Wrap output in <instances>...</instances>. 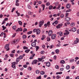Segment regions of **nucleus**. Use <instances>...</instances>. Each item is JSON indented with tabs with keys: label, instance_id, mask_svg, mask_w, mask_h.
Segmentation results:
<instances>
[{
	"label": "nucleus",
	"instance_id": "obj_1",
	"mask_svg": "<svg viewBox=\"0 0 79 79\" xmlns=\"http://www.w3.org/2000/svg\"><path fill=\"white\" fill-rule=\"evenodd\" d=\"M44 20L40 21L39 22V27H41L43 25V24H44Z\"/></svg>",
	"mask_w": 79,
	"mask_h": 79
},
{
	"label": "nucleus",
	"instance_id": "obj_2",
	"mask_svg": "<svg viewBox=\"0 0 79 79\" xmlns=\"http://www.w3.org/2000/svg\"><path fill=\"white\" fill-rule=\"evenodd\" d=\"M9 45L8 44H7L5 45V48L6 49L7 51H8L10 50V49H9Z\"/></svg>",
	"mask_w": 79,
	"mask_h": 79
},
{
	"label": "nucleus",
	"instance_id": "obj_3",
	"mask_svg": "<svg viewBox=\"0 0 79 79\" xmlns=\"http://www.w3.org/2000/svg\"><path fill=\"white\" fill-rule=\"evenodd\" d=\"M52 34H53V32L52 31V30H49L48 32V35L49 36H51L52 35Z\"/></svg>",
	"mask_w": 79,
	"mask_h": 79
},
{
	"label": "nucleus",
	"instance_id": "obj_4",
	"mask_svg": "<svg viewBox=\"0 0 79 79\" xmlns=\"http://www.w3.org/2000/svg\"><path fill=\"white\" fill-rule=\"evenodd\" d=\"M62 26H63V24H59L57 26H56V28H57V29L60 28Z\"/></svg>",
	"mask_w": 79,
	"mask_h": 79
},
{
	"label": "nucleus",
	"instance_id": "obj_5",
	"mask_svg": "<svg viewBox=\"0 0 79 79\" xmlns=\"http://www.w3.org/2000/svg\"><path fill=\"white\" fill-rule=\"evenodd\" d=\"M65 32L64 33V35H68L69 34V32L68 31V30H65Z\"/></svg>",
	"mask_w": 79,
	"mask_h": 79
},
{
	"label": "nucleus",
	"instance_id": "obj_6",
	"mask_svg": "<svg viewBox=\"0 0 79 79\" xmlns=\"http://www.w3.org/2000/svg\"><path fill=\"white\" fill-rule=\"evenodd\" d=\"M58 23V20H56L52 23V24L54 26H55V24H57Z\"/></svg>",
	"mask_w": 79,
	"mask_h": 79
},
{
	"label": "nucleus",
	"instance_id": "obj_7",
	"mask_svg": "<svg viewBox=\"0 0 79 79\" xmlns=\"http://www.w3.org/2000/svg\"><path fill=\"white\" fill-rule=\"evenodd\" d=\"M45 57L44 56H42L41 57V58H38V60L40 61H42V60H44V59H45Z\"/></svg>",
	"mask_w": 79,
	"mask_h": 79
},
{
	"label": "nucleus",
	"instance_id": "obj_8",
	"mask_svg": "<svg viewBox=\"0 0 79 79\" xmlns=\"http://www.w3.org/2000/svg\"><path fill=\"white\" fill-rule=\"evenodd\" d=\"M56 35L55 34V35H52V36H51V38L52 39H55V38L56 37Z\"/></svg>",
	"mask_w": 79,
	"mask_h": 79
},
{
	"label": "nucleus",
	"instance_id": "obj_9",
	"mask_svg": "<svg viewBox=\"0 0 79 79\" xmlns=\"http://www.w3.org/2000/svg\"><path fill=\"white\" fill-rule=\"evenodd\" d=\"M37 60H34L33 62H32V64H37Z\"/></svg>",
	"mask_w": 79,
	"mask_h": 79
},
{
	"label": "nucleus",
	"instance_id": "obj_10",
	"mask_svg": "<svg viewBox=\"0 0 79 79\" xmlns=\"http://www.w3.org/2000/svg\"><path fill=\"white\" fill-rule=\"evenodd\" d=\"M65 21H69L70 20H71V18L67 17H66V18H65Z\"/></svg>",
	"mask_w": 79,
	"mask_h": 79
},
{
	"label": "nucleus",
	"instance_id": "obj_11",
	"mask_svg": "<svg viewBox=\"0 0 79 79\" xmlns=\"http://www.w3.org/2000/svg\"><path fill=\"white\" fill-rule=\"evenodd\" d=\"M36 45V43L35 42H33L31 44V46L32 47H35Z\"/></svg>",
	"mask_w": 79,
	"mask_h": 79
},
{
	"label": "nucleus",
	"instance_id": "obj_12",
	"mask_svg": "<svg viewBox=\"0 0 79 79\" xmlns=\"http://www.w3.org/2000/svg\"><path fill=\"white\" fill-rule=\"evenodd\" d=\"M71 7V6L69 5V4H67L66 5V7L68 9H69V8Z\"/></svg>",
	"mask_w": 79,
	"mask_h": 79
},
{
	"label": "nucleus",
	"instance_id": "obj_13",
	"mask_svg": "<svg viewBox=\"0 0 79 79\" xmlns=\"http://www.w3.org/2000/svg\"><path fill=\"white\" fill-rule=\"evenodd\" d=\"M35 54H32V55H31V57L30 58V60L33 59V57H34V56H35Z\"/></svg>",
	"mask_w": 79,
	"mask_h": 79
},
{
	"label": "nucleus",
	"instance_id": "obj_14",
	"mask_svg": "<svg viewBox=\"0 0 79 79\" xmlns=\"http://www.w3.org/2000/svg\"><path fill=\"white\" fill-rule=\"evenodd\" d=\"M46 66L48 67H50V62H48L47 63Z\"/></svg>",
	"mask_w": 79,
	"mask_h": 79
},
{
	"label": "nucleus",
	"instance_id": "obj_15",
	"mask_svg": "<svg viewBox=\"0 0 79 79\" xmlns=\"http://www.w3.org/2000/svg\"><path fill=\"white\" fill-rule=\"evenodd\" d=\"M60 52V51H59V50L58 49H56L55 51V52L57 54H58L59 53V52Z\"/></svg>",
	"mask_w": 79,
	"mask_h": 79
},
{
	"label": "nucleus",
	"instance_id": "obj_16",
	"mask_svg": "<svg viewBox=\"0 0 79 79\" xmlns=\"http://www.w3.org/2000/svg\"><path fill=\"white\" fill-rule=\"evenodd\" d=\"M47 41L48 42H49V41H50V38L49 36H48L47 37Z\"/></svg>",
	"mask_w": 79,
	"mask_h": 79
},
{
	"label": "nucleus",
	"instance_id": "obj_17",
	"mask_svg": "<svg viewBox=\"0 0 79 79\" xmlns=\"http://www.w3.org/2000/svg\"><path fill=\"white\" fill-rule=\"evenodd\" d=\"M65 63V61L64 60H62L60 61V63L62 64H64Z\"/></svg>",
	"mask_w": 79,
	"mask_h": 79
},
{
	"label": "nucleus",
	"instance_id": "obj_18",
	"mask_svg": "<svg viewBox=\"0 0 79 79\" xmlns=\"http://www.w3.org/2000/svg\"><path fill=\"white\" fill-rule=\"evenodd\" d=\"M40 30H37L36 31V34L38 35V34H40Z\"/></svg>",
	"mask_w": 79,
	"mask_h": 79
},
{
	"label": "nucleus",
	"instance_id": "obj_19",
	"mask_svg": "<svg viewBox=\"0 0 79 79\" xmlns=\"http://www.w3.org/2000/svg\"><path fill=\"white\" fill-rule=\"evenodd\" d=\"M23 39H26V35H24L23 36Z\"/></svg>",
	"mask_w": 79,
	"mask_h": 79
},
{
	"label": "nucleus",
	"instance_id": "obj_20",
	"mask_svg": "<svg viewBox=\"0 0 79 79\" xmlns=\"http://www.w3.org/2000/svg\"><path fill=\"white\" fill-rule=\"evenodd\" d=\"M45 74V72H44V71H41L40 72V74H41V75H44V74Z\"/></svg>",
	"mask_w": 79,
	"mask_h": 79
},
{
	"label": "nucleus",
	"instance_id": "obj_21",
	"mask_svg": "<svg viewBox=\"0 0 79 79\" xmlns=\"http://www.w3.org/2000/svg\"><path fill=\"white\" fill-rule=\"evenodd\" d=\"M42 7L43 8V11H44L45 9V5L42 4Z\"/></svg>",
	"mask_w": 79,
	"mask_h": 79
},
{
	"label": "nucleus",
	"instance_id": "obj_22",
	"mask_svg": "<svg viewBox=\"0 0 79 79\" xmlns=\"http://www.w3.org/2000/svg\"><path fill=\"white\" fill-rule=\"evenodd\" d=\"M64 15L63 14H61L60 15V17L61 18H64Z\"/></svg>",
	"mask_w": 79,
	"mask_h": 79
},
{
	"label": "nucleus",
	"instance_id": "obj_23",
	"mask_svg": "<svg viewBox=\"0 0 79 79\" xmlns=\"http://www.w3.org/2000/svg\"><path fill=\"white\" fill-rule=\"evenodd\" d=\"M36 48V51H37L38 50H39V47L37 46H36L35 47Z\"/></svg>",
	"mask_w": 79,
	"mask_h": 79
},
{
	"label": "nucleus",
	"instance_id": "obj_24",
	"mask_svg": "<svg viewBox=\"0 0 79 79\" xmlns=\"http://www.w3.org/2000/svg\"><path fill=\"white\" fill-rule=\"evenodd\" d=\"M12 28L13 29H14V30H15L17 28V27H16V26H12Z\"/></svg>",
	"mask_w": 79,
	"mask_h": 79
},
{
	"label": "nucleus",
	"instance_id": "obj_25",
	"mask_svg": "<svg viewBox=\"0 0 79 79\" xmlns=\"http://www.w3.org/2000/svg\"><path fill=\"white\" fill-rule=\"evenodd\" d=\"M16 13L17 15V16H20V14L19 13H18V11H16Z\"/></svg>",
	"mask_w": 79,
	"mask_h": 79
},
{
	"label": "nucleus",
	"instance_id": "obj_26",
	"mask_svg": "<svg viewBox=\"0 0 79 79\" xmlns=\"http://www.w3.org/2000/svg\"><path fill=\"white\" fill-rule=\"evenodd\" d=\"M46 5L47 6H49L50 5V4L49 2H47Z\"/></svg>",
	"mask_w": 79,
	"mask_h": 79
},
{
	"label": "nucleus",
	"instance_id": "obj_27",
	"mask_svg": "<svg viewBox=\"0 0 79 79\" xmlns=\"http://www.w3.org/2000/svg\"><path fill=\"white\" fill-rule=\"evenodd\" d=\"M52 8H53V6H52L50 5L49 7V10H52Z\"/></svg>",
	"mask_w": 79,
	"mask_h": 79
},
{
	"label": "nucleus",
	"instance_id": "obj_28",
	"mask_svg": "<svg viewBox=\"0 0 79 79\" xmlns=\"http://www.w3.org/2000/svg\"><path fill=\"white\" fill-rule=\"evenodd\" d=\"M18 41V40H14L13 41H12V42H13V43H14L15 44L16 42Z\"/></svg>",
	"mask_w": 79,
	"mask_h": 79
},
{
	"label": "nucleus",
	"instance_id": "obj_29",
	"mask_svg": "<svg viewBox=\"0 0 79 79\" xmlns=\"http://www.w3.org/2000/svg\"><path fill=\"white\" fill-rule=\"evenodd\" d=\"M23 57H24V56H19V58L20 59V60H22Z\"/></svg>",
	"mask_w": 79,
	"mask_h": 79
},
{
	"label": "nucleus",
	"instance_id": "obj_30",
	"mask_svg": "<svg viewBox=\"0 0 79 79\" xmlns=\"http://www.w3.org/2000/svg\"><path fill=\"white\" fill-rule=\"evenodd\" d=\"M74 25H75V24H74V23H72L70 24V26L72 27L74 26Z\"/></svg>",
	"mask_w": 79,
	"mask_h": 79
},
{
	"label": "nucleus",
	"instance_id": "obj_31",
	"mask_svg": "<svg viewBox=\"0 0 79 79\" xmlns=\"http://www.w3.org/2000/svg\"><path fill=\"white\" fill-rule=\"evenodd\" d=\"M69 68H70V67H69V65H67L66 66V68L67 69H69Z\"/></svg>",
	"mask_w": 79,
	"mask_h": 79
},
{
	"label": "nucleus",
	"instance_id": "obj_32",
	"mask_svg": "<svg viewBox=\"0 0 79 79\" xmlns=\"http://www.w3.org/2000/svg\"><path fill=\"white\" fill-rule=\"evenodd\" d=\"M18 23L20 25H22V24H23V23H22V22H21V21H19Z\"/></svg>",
	"mask_w": 79,
	"mask_h": 79
},
{
	"label": "nucleus",
	"instance_id": "obj_33",
	"mask_svg": "<svg viewBox=\"0 0 79 79\" xmlns=\"http://www.w3.org/2000/svg\"><path fill=\"white\" fill-rule=\"evenodd\" d=\"M23 48L24 50H26V49H28V48L26 46H24L23 47Z\"/></svg>",
	"mask_w": 79,
	"mask_h": 79
},
{
	"label": "nucleus",
	"instance_id": "obj_34",
	"mask_svg": "<svg viewBox=\"0 0 79 79\" xmlns=\"http://www.w3.org/2000/svg\"><path fill=\"white\" fill-rule=\"evenodd\" d=\"M30 51V50H27L25 51L26 53H29V52Z\"/></svg>",
	"mask_w": 79,
	"mask_h": 79
},
{
	"label": "nucleus",
	"instance_id": "obj_35",
	"mask_svg": "<svg viewBox=\"0 0 79 79\" xmlns=\"http://www.w3.org/2000/svg\"><path fill=\"white\" fill-rule=\"evenodd\" d=\"M10 57H13L14 56V54H11L10 55Z\"/></svg>",
	"mask_w": 79,
	"mask_h": 79
},
{
	"label": "nucleus",
	"instance_id": "obj_36",
	"mask_svg": "<svg viewBox=\"0 0 79 79\" xmlns=\"http://www.w3.org/2000/svg\"><path fill=\"white\" fill-rule=\"evenodd\" d=\"M32 31H29L27 33V34H32Z\"/></svg>",
	"mask_w": 79,
	"mask_h": 79
},
{
	"label": "nucleus",
	"instance_id": "obj_37",
	"mask_svg": "<svg viewBox=\"0 0 79 79\" xmlns=\"http://www.w3.org/2000/svg\"><path fill=\"white\" fill-rule=\"evenodd\" d=\"M2 27L3 29V30H5V29H6V27H5L4 26H2Z\"/></svg>",
	"mask_w": 79,
	"mask_h": 79
},
{
	"label": "nucleus",
	"instance_id": "obj_38",
	"mask_svg": "<svg viewBox=\"0 0 79 79\" xmlns=\"http://www.w3.org/2000/svg\"><path fill=\"white\" fill-rule=\"evenodd\" d=\"M12 68H15V69H16V68L15 67H16V66L15 65H14V64H12Z\"/></svg>",
	"mask_w": 79,
	"mask_h": 79
},
{
	"label": "nucleus",
	"instance_id": "obj_39",
	"mask_svg": "<svg viewBox=\"0 0 79 79\" xmlns=\"http://www.w3.org/2000/svg\"><path fill=\"white\" fill-rule=\"evenodd\" d=\"M47 24L48 26H50V21H48V22L47 23Z\"/></svg>",
	"mask_w": 79,
	"mask_h": 79
},
{
	"label": "nucleus",
	"instance_id": "obj_40",
	"mask_svg": "<svg viewBox=\"0 0 79 79\" xmlns=\"http://www.w3.org/2000/svg\"><path fill=\"white\" fill-rule=\"evenodd\" d=\"M70 62H73L74 61V60L73 59H71L70 60H69Z\"/></svg>",
	"mask_w": 79,
	"mask_h": 79
},
{
	"label": "nucleus",
	"instance_id": "obj_41",
	"mask_svg": "<svg viewBox=\"0 0 79 79\" xmlns=\"http://www.w3.org/2000/svg\"><path fill=\"white\" fill-rule=\"evenodd\" d=\"M16 61L17 62H19V58H17L16 59Z\"/></svg>",
	"mask_w": 79,
	"mask_h": 79
},
{
	"label": "nucleus",
	"instance_id": "obj_42",
	"mask_svg": "<svg viewBox=\"0 0 79 79\" xmlns=\"http://www.w3.org/2000/svg\"><path fill=\"white\" fill-rule=\"evenodd\" d=\"M60 76L57 75L56 77V79H60Z\"/></svg>",
	"mask_w": 79,
	"mask_h": 79
},
{
	"label": "nucleus",
	"instance_id": "obj_43",
	"mask_svg": "<svg viewBox=\"0 0 79 79\" xmlns=\"http://www.w3.org/2000/svg\"><path fill=\"white\" fill-rule=\"evenodd\" d=\"M71 11V9H69L67 10H66V12H70V11Z\"/></svg>",
	"mask_w": 79,
	"mask_h": 79
},
{
	"label": "nucleus",
	"instance_id": "obj_44",
	"mask_svg": "<svg viewBox=\"0 0 79 79\" xmlns=\"http://www.w3.org/2000/svg\"><path fill=\"white\" fill-rule=\"evenodd\" d=\"M40 72V71L39 70H37L36 71V74H39V72Z\"/></svg>",
	"mask_w": 79,
	"mask_h": 79
},
{
	"label": "nucleus",
	"instance_id": "obj_45",
	"mask_svg": "<svg viewBox=\"0 0 79 79\" xmlns=\"http://www.w3.org/2000/svg\"><path fill=\"white\" fill-rule=\"evenodd\" d=\"M61 46V44H58L57 45L56 47H60Z\"/></svg>",
	"mask_w": 79,
	"mask_h": 79
},
{
	"label": "nucleus",
	"instance_id": "obj_46",
	"mask_svg": "<svg viewBox=\"0 0 79 79\" xmlns=\"http://www.w3.org/2000/svg\"><path fill=\"white\" fill-rule=\"evenodd\" d=\"M15 9H16V8H15V7L13 8V9L12 10V11H11L12 13H13V11H14V10H15Z\"/></svg>",
	"mask_w": 79,
	"mask_h": 79
},
{
	"label": "nucleus",
	"instance_id": "obj_47",
	"mask_svg": "<svg viewBox=\"0 0 79 79\" xmlns=\"http://www.w3.org/2000/svg\"><path fill=\"white\" fill-rule=\"evenodd\" d=\"M59 35L60 36H62V35H63V33L61 32H59Z\"/></svg>",
	"mask_w": 79,
	"mask_h": 79
},
{
	"label": "nucleus",
	"instance_id": "obj_48",
	"mask_svg": "<svg viewBox=\"0 0 79 79\" xmlns=\"http://www.w3.org/2000/svg\"><path fill=\"white\" fill-rule=\"evenodd\" d=\"M44 53H45V52H44V51H42L40 52V53L41 54H44Z\"/></svg>",
	"mask_w": 79,
	"mask_h": 79
},
{
	"label": "nucleus",
	"instance_id": "obj_49",
	"mask_svg": "<svg viewBox=\"0 0 79 79\" xmlns=\"http://www.w3.org/2000/svg\"><path fill=\"white\" fill-rule=\"evenodd\" d=\"M23 68H27V65L26 64L24 65H23Z\"/></svg>",
	"mask_w": 79,
	"mask_h": 79
},
{
	"label": "nucleus",
	"instance_id": "obj_50",
	"mask_svg": "<svg viewBox=\"0 0 79 79\" xmlns=\"http://www.w3.org/2000/svg\"><path fill=\"white\" fill-rule=\"evenodd\" d=\"M4 38H5L6 37V33H4Z\"/></svg>",
	"mask_w": 79,
	"mask_h": 79
},
{
	"label": "nucleus",
	"instance_id": "obj_51",
	"mask_svg": "<svg viewBox=\"0 0 79 79\" xmlns=\"http://www.w3.org/2000/svg\"><path fill=\"white\" fill-rule=\"evenodd\" d=\"M42 37L45 39L46 38V36L45 35H42Z\"/></svg>",
	"mask_w": 79,
	"mask_h": 79
},
{
	"label": "nucleus",
	"instance_id": "obj_52",
	"mask_svg": "<svg viewBox=\"0 0 79 79\" xmlns=\"http://www.w3.org/2000/svg\"><path fill=\"white\" fill-rule=\"evenodd\" d=\"M16 36V34H14L12 36V37L13 38V37H15Z\"/></svg>",
	"mask_w": 79,
	"mask_h": 79
},
{
	"label": "nucleus",
	"instance_id": "obj_53",
	"mask_svg": "<svg viewBox=\"0 0 79 79\" xmlns=\"http://www.w3.org/2000/svg\"><path fill=\"white\" fill-rule=\"evenodd\" d=\"M8 19L7 18H5L4 19V21H8Z\"/></svg>",
	"mask_w": 79,
	"mask_h": 79
},
{
	"label": "nucleus",
	"instance_id": "obj_54",
	"mask_svg": "<svg viewBox=\"0 0 79 79\" xmlns=\"http://www.w3.org/2000/svg\"><path fill=\"white\" fill-rule=\"evenodd\" d=\"M75 44H77V43H78L79 41H78L77 40H75Z\"/></svg>",
	"mask_w": 79,
	"mask_h": 79
},
{
	"label": "nucleus",
	"instance_id": "obj_55",
	"mask_svg": "<svg viewBox=\"0 0 79 79\" xmlns=\"http://www.w3.org/2000/svg\"><path fill=\"white\" fill-rule=\"evenodd\" d=\"M28 15H32V13L31 12H28Z\"/></svg>",
	"mask_w": 79,
	"mask_h": 79
},
{
	"label": "nucleus",
	"instance_id": "obj_56",
	"mask_svg": "<svg viewBox=\"0 0 79 79\" xmlns=\"http://www.w3.org/2000/svg\"><path fill=\"white\" fill-rule=\"evenodd\" d=\"M36 79H41V77L40 76L38 77H37Z\"/></svg>",
	"mask_w": 79,
	"mask_h": 79
},
{
	"label": "nucleus",
	"instance_id": "obj_57",
	"mask_svg": "<svg viewBox=\"0 0 79 79\" xmlns=\"http://www.w3.org/2000/svg\"><path fill=\"white\" fill-rule=\"evenodd\" d=\"M17 30H23V29L20 27V28H18V29H17Z\"/></svg>",
	"mask_w": 79,
	"mask_h": 79
},
{
	"label": "nucleus",
	"instance_id": "obj_58",
	"mask_svg": "<svg viewBox=\"0 0 79 79\" xmlns=\"http://www.w3.org/2000/svg\"><path fill=\"white\" fill-rule=\"evenodd\" d=\"M66 79H70L69 76H67L66 77Z\"/></svg>",
	"mask_w": 79,
	"mask_h": 79
},
{
	"label": "nucleus",
	"instance_id": "obj_59",
	"mask_svg": "<svg viewBox=\"0 0 79 79\" xmlns=\"http://www.w3.org/2000/svg\"><path fill=\"white\" fill-rule=\"evenodd\" d=\"M6 22H5V21L4 20V21H3V22L2 23V24H5V23H6Z\"/></svg>",
	"mask_w": 79,
	"mask_h": 79
},
{
	"label": "nucleus",
	"instance_id": "obj_60",
	"mask_svg": "<svg viewBox=\"0 0 79 79\" xmlns=\"http://www.w3.org/2000/svg\"><path fill=\"white\" fill-rule=\"evenodd\" d=\"M60 71H62L64 70V69H63V68H60Z\"/></svg>",
	"mask_w": 79,
	"mask_h": 79
},
{
	"label": "nucleus",
	"instance_id": "obj_61",
	"mask_svg": "<svg viewBox=\"0 0 79 79\" xmlns=\"http://www.w3.org/2000/svg\"><path fill=\"white\" fill-rule=\"evenodd\" d=\"M76 28L74 27L72 28V30H76Z\"/></svg>",
	"mask_w": 79,
	"mask_h": 79
},
{
	"label": "nucleus",
	"instance_id": "obj_62",
	"mask_svg": "<svg viewBox=\"0 0 79 79\" xmlns=\"http://www.w3.org/2000/svg\"><path fill=\"white\" fill-rule=\"evenodd\" d=\"M15 52V50H14L11 52V53H14Z\"/></svg>",
	"mask_w": 79,
	"mask_h": 79
},
{
	"label": "nucleus",
	"instance_id": "obj_63",
	"mask_svg": "<svg viewBox=\"0 0 79 79\" xmlns=\"http://www.w3.org/2000/svg\"><path fill=\"white\" fill-rule=\"evenodd\" d=\"M27 6L28 8L30 9L31 8V6H30V5H28Z\"/></svg>",
	"mask_w": 79,
	"mask_h": 79
},
{
	"label": "nucleus",
	"instance_id": "obj_64",
	"mask_svg": "<svg viewBox=\"0 0 79 79\" xmlns=\"http://www.w3.org/2000/svg\"><path fill=\"white\" fill-rule=\"evenodd\" d=\"M75 79H79V77H77L75 78Z\"/></svg>",
	"mask_w": 79,
	"mask_h": 79
}]
</instances>
